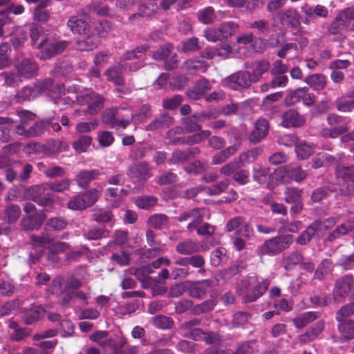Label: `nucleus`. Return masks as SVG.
<instances>
[{"mask_svg": "<svg viewBox=\"0 0 354 354\" xmlns=\"http://www.w3.org/2000/svg\"><path fill=\"white\" fill-rule=\"evenodd\" d=\"M270 284L269 279L259 281L257 275H250L242 279L239 291L240 295H243L244 302L252 303L266 292Z\"/></svg>", "mask_w": 354, "mask_h": 354, "instance_id": "1", "label": "nucleus"}, {"mask_svg": "<svg viewBox=\"0 0 354 354\" xmlns=\"http://www.w3.org/2000/svg\"><path fill=\"white\" fill-rule=\"evenodd\" d=\"M69 41L55 39L52 35L46 36L37 46L39 52L37 57L43 60L49 59L64 52L68 46Z\"/></svg>", "mask_w": 354, "mask_h": 354, "instance_id": "2", "label": "nucleus"}, {"mask_svg": "<svg viewBox=\"0 0 354 354\" xmlns=\"http://www.w3.org/2000/svg\"><path fill=\"white\" fill-rule=\"evenodd\" d=\"M76 100L80 105H87V109L84 111L75 110L77 115L97 114L104 106V99L100 94L87 91L84 94L77 95Z\"/></svg>", "mask_w": 354, "mask_h": 354, "instance_id": "3", "label": "nucleus"}, {"mask_svg": "<svg viewBox=\"0 0 354 354\" xmlns=\"http://www.w3.org/2000/svg\"><path fill=\"white\" fill-rule=\"evenodd\" d=\"M292 243L290 235H281L266 241L260 248L261 253L269 256H274L290 247Z\"/></svg>", "mask_w": 354, "mask_h": 354, "instance_id": "4", "label": "nucleus"}, {"mask_svg": "<svg viewBox=\"0 0 354 354\" xmlns=\"http://www.w3.org/2000/svg\"><path fill=\"white\" fill-rule=\"evenodd\" d=\"M100 192L97 189H91L84 193L73 196L67 206L73 210H82L92 206L99 198Z\"/></svg>", "mask_w": 354, "mask_h": 354, "instance_id": "5", "label": "nucleus"}, {"mask_svg": "<svg viewBox=\"0 0 354 354\" xmlns=\"http://www.w3.org/2000/svg\"><path fill=\"white\" fill-rule=\"evenodd\" d=\"M236 24L229 21L221 24L218 28H208L205 32V37L209 41L216 42L218 40L227 39L236 31Z\"/></svg>", "mask_w": 354, "mask_h": 354, "instance_id": "6", "label": "nucleus"}, {"mask_svg": "<svg viewBox=\"0 0 354 354\" xmlns=\"http://www.w3.org/2000/svg\"><path fill=\"white\" fill-rule=\"evenodd\" d=\"M336 174L342 193L345 195L352 193L354 191V166L338 165Z\"/></svg>", "mask_w": 354, "mask_h": 354, "instance_id": "7", "label": "nucleus"}, {"mask_svg": "<svg viewBox=\"0 0 354 354\" xmlns=\"http://www.w3.org/2000/svg\"><path fill=\"white\" fill-rule=\"evenodd\" d=\"M93 22V21L89 15L82 13L70 17L67 25L73 32L83 35L91 32Z\"/></svg>", "mask_w": 354, "mask_h": 354, "instance_id": "8", "label": "nucleus"}, {"mask_svg": "<svg viewBox=\"0 0 354 354\" xmlns=\"http://www.w3.org/2000/svg\"><path fill=\"white\" fill-rule=\"evenodd\" d=\"M221 84L224 87L230 89L242 90L250 85V74L246 71H238L223 79Z\"/></svg>", "mask_w": 354, "mask_h": 354, "instance_id": "9", "label": "nucleus"}, {"mask_svg": "<svg viewBox=\"0 0 354 354\" xmlns=\"http://www.w3.org/2000/svg\"><path fill=\"white\" fill-rule=\"evenodd\" d=\"M354 285V279L352 275L346 274L337 279L333 291V299L335 303L344 301L349 295Z\"/></svg>", "mask_w": 354, "mask_h": 354, "instance_id": "10", "label": "nucleus"}, {"mask_svg": "<svg viewBox=\"0 0 354 354\" xmlns=\"http://www.w3.org/2000/svg\"><path fill=\"white\" fill-rule=\"evenodd\" d=\"M225 230L228 232L236 230V236H241L250 239L254 234L252 226L245 221L243 216H236L231 218L225 225Z\"/></svg>", "mask_w": 354, "mask_h": 354, "instance_id": "11", "label": "nucleus"}, {"mask_svg": "<svg viewBox=\"0 0 354 354\" xmlns=\"http://www.w3.org/2000/svg\"><path fill=\"white\" fill-rule=\"evenodd\" d=\"M205 214V209L203 208H193L181 212L176 220L179 222L190 220L187 228L189 232H193L203 222Z\"/></svg>", "mask_w": 354, "mask_h": 354, "instance_id": "12", "label": "nucleus"}, {"mask_svg": "<svg viewBox=\"0 0 354 354\" xmlns=\"http://www.w3.org/2000/svg\"><path fill=\"white\" fill-rule=\"evenodd\" d=\"M325 328V322L319 320L304 333L297 336V340L301 345L306 344L319 338Z\"/></svg>", "mask_w": 354, "mask_h": 354, "instance_id": "13", "label": "nucleus"}, {"mask_svg": "<svg viewBox=\"0 0 354 354\" xmlns=\"http://www.w3.org/2000/svg\"><path fill=\"white\" fill-rule=\"evenodd\" d=\"M45 214L42 212H35L29 216H24L20 225L25 231H32L39 229L45 221Z\"/></svg>", "mask_w": 354, "mask_h": 354, "instance_id": "14", "label": "nucleus"}, {"mask_svg": "<svg viewBox=\"0 0 354 354\" xmlns=\"http://www.w3.org/2000/svg\"><path fill=\"white\" fill-rule=\"evenodd\" d=\"M70 186L71 180L66 178L58 181L36 185L32 187V190L39 194H44L46 189H50L55 192H63L69 189Z\"/></svg>", "mask_w": 354, "mask_h": 354, "instance_id": "15", "label": "nucleus"}, {"mask_svg": "<svg viewBox=\"0 0 354 354\" xmlns=\"http://www.w3.org/2000/svg\"><path fill=\"white\" fill-rule=\"evenodd\" d=\"M46 129L45 120L34 122V124L29 127L17 126L16 133L24 137H35L42 134Z\"/></svg>", "mask_w": 354, "mask_h": 354, "instance_id": "16", "label": "nucleus"}, {"mask_svg": "<svg viewBox=\"0 0 354 354\" xmlns=\"http://www.w3.org/2000/svg\"><path fill=\"white\" fill-rule=\"evenodd\" d=\"M268 129V120L263 118L259 119L255 122L254 129L249 136L250 141L254 143L259 142L267 136Z\"/></svg>", "mask_w": 354, "mask_h": 354, "instance_id": "17", "label": "nucleus"}, {"mask_svg": "<svg viewBox=\"0 0 354 354\" xmlns=\"http://www.w3.org/2000/svg\"><path fill=\"white\" fill-rule=\"evenodd\" d=\"M301 12L307 19L326 18L328 15V10L322 5L310 6L305 3L301 8Z\"/></svg>", "mask_w": 354, "mask_h": 354, "instance_id": "18", "label": "nucleus"}, {"mask_svg": "<svg viewBox=\"0 0 354 354\" xmlns=\"http://www.w3.org/2000/svg\"><path fill=\"white\" fill-rule=\"evenodd\" d=\"M212 286V281L205 279L195 283L188 282V294L194 298H203L207 293V288Z\"/></svg>", "mask_w": 354, "mask_h": 354, "instance_id": "19", "label": "nucleus"}, {"mask_svg": "<svg viewBox=\"0 0 354 354\" xmlns=\"http://www.w3.org/2000/svg\"><path fill=\"white\" fill-rule=\"evenodd\" d=\"M305 123V119L297 111L290 109L283 115L282 124L284 127H300Z\"/></svg>", "mask_w": 354, "mask_h": 354, "instance_id": "20", "label": "nucleus"}, {"mask_svg": "<svg viewBox=\"0 0 354 354\" xmlns=\"http://www.w3.org/2000/svg\"><path fill=\"white\" fill-rule=\"evenodd\" d=\"M124 66L121 63H117L109 66L104 72V75L106 80L113 82L115 85H122L124 83V77L122 70Z\"/></svg>", "mask_w": 354, "mask_h": 354, "instance_id": "21", "label": "nucleus"}, {"mask_svg": "<svg viewBox=\"0 0 354 354\" xmlns=\"http://www.w3.org/2000/svg\"><path fill=\"white\" fill-rule=\"evenodd\" d=\"M16 67L19 75L27 78L35 75L38 70L37 64L30 59H22L16 64Z\"/></svg>", "mask_w": 354, "mask_h": 354, "instance_id": "22", "label": "nucleus"}, {"mask_svg": "<svg viewBox=\"0 0 354 354\" xmlns=\"http://www.w3.org/2000/svg\"><path fill=\"white\" fill-rule=\"evenodd\" d=\"M209 90V82L205 79H202L187 91V95L189 99L196 100L201 98Z\"/></svg>", "mask_w": 354, "mask_h": 354, "instance_id": "23", "label": "nucleus"}, {"mask_svg": "<svg viewBox=\"0 0 354 354\" xmlns=\"http://www.w3.org/2000/svg\"><path fill=\"white\" fill-rule=\"evenodd\" d=\"M342 316L338 322V330L344 340H350L354 338V321L346 319Z\"/></svg>", "mask_w": 354, "mask_h": 354, "instance_id": "24", "label": "nucleus"}, {"mask_svg": "<svg viewBox=\"0 0 354 354\" xmlns=\"http://www.w3.org/2000/svg\"><path fill=\"white\" fill-rule=\"evenodd\" d=\"M100 175V172L97 169L81 170L76 175L75 180L80 187L85 188Z\"/></svg>", "mask_w": 354, "mask_h": 354, "instance_id": "25", "label": "nucleus"}, {"mask_svg": "<svg viewBox=\"0 0 354 354\" xmlns=\"http://www.w3.org/2000/svg\"><path fill=\"white\" fill-rule=\"evenodd\" d=\"M247 67L252 71L250 75L251 82H257L262 75L268 71L270 68V63L266 60L256 61L252 62Z\"/></svg>", "mask_w": 354, "mask_h": 354, "instance_id": "26", "label": "nucleus"}, {"mask_svg": "<svg viewBox=\"0 0 354 354\" xmlns=\"http://www.w3.org/2000/svg\"><path fill=\"white\" fill-rule=\"evenodd\" d=\"M320 317V313L315 311H308L298 315L292 319L295 328L301 329L313 322Z\"/></svg>", "mask_w": 354, "mask_h": 354, "instance_id": "27", "label": "nucleus"}, {"mask_svg": "<svg viewBox=\"0 0 354 354\" xmlns=\"http://www.w3.org/2000/svg\"><path fill=\"white\" fill-rule=\"evenodd\" d=\"M85 37L77 41V48L79 50H93L97 48L99 39L93 30L90 34H84Z\"/></svg>", "mask_w": 354, "mask_h": 354, "instance_id": "28", "label": "nucleus"}, {"mask_svg": "<svg viewBox=\"0 0 354 354\" xmlns=\"http://www.w3.org/2000/svg\"><path fill=\"white\" fill-rule=\"evenodd\" d=\"M149 171V166L145 162L134 164L129 169L131 176L139 180H145L149 178L150 177Z\"/></svg>", "mask_w": 354, "mask_h": 354, "instance_id": "29", "label": "nucleus"}, {"mask_svg": "<svg viewBox=\"0 0 354 354\" xmlns=\"http://www.w3.org/2000/svg\"><path fill=\"white\" fill-rule=\"evenodd\" d=\"M354 230V221L348 220L342 224L337 225L335 229L331 232L327 239L329 241H333L335 239H339L340 237L346 235L350 232Z\"/></svg>", "mask_w": 354, "mask_h": 354, "instance_id": "30", "label": "nucleus"}, {"mask_svg": "<svg viewBox=\"0 0 354 354\" xmlns=\"http://www.w3.org/2000/svg\"><path fill=\"white\" fill-rule=\"evenodd\" d=\"M152 272L153 270L151 266L150 265H147L135 270L132 269L131 273L135 275V277L142 283V288H148L151 285V277L149 274Z\"/></svg>", "mask_w": 354, "mask_h": 354, "instance_id": "31", "label": "nucleus"}, {"mask_svg": "<svg viewBox=\"0 0 354 354\" xmlns=\"http://www.w3.org/2000/svg\"><path fill=\"white\" fill-rule=\"evenodd\" d=\"M201 247L198 243L191 239L178 243L176 246V252L182 255H189L198 252Z\"/></svg>", "mask_w": 354, "mask_h": 354, "instance_id": "32", "label": "nucleus"}, {"mask_svg": "<svg viewBox=\"0 0 354 354\" xmlns=\"http://www.w3.org/2000/svg\"><path fill=\"white\" fill-rule=\"evenodd\" d=\"M237 43L246 48H252L255 52L263 50L261 40L254 39L252 34H246L239 37Z\"/></svg>", "mask_w": 354, "mask_h": 354, "instance_id": "33", "label": "nucleus"}, {"mask_svg": "<svg viewBox=\"0 0 354 354\" xmlns=\"http://www.w3.org/2000/svg\"><path fill=\"white\" fill-rule=\"evenodd\" d=\"M277 16L281 19L282 24L292 26H296L299 21V15L295 8L281 10L277 13Z\"/></svg>", "mask_w": 354, "mask_h": 354, "instance_id": "34", "label": "nucleus"}, {"mask_svg": "<svg viewBox=\"0 0 354 354\" xmlns=\"http://www.w3.org/2000/svg\"><path fill=\"white\" fill-rule=\"evenodd\" d=\"M174 124L173 118L167 114L160 115L159 118L155 119L150 122L146 127L147 131H156L161 129L169 128Z\"/></svg>", "mask_w": 354, "mask_h": 354, "instance_id": "35", "label": "nucleus"}, {"mask_svg": "<svg viewBox=\"0 0 354 354\" xmlns=\"http://www.w3.org/2000/svg\"><path fill=\"white\" fill-rule=\"evenodd\" d=\"M315 145L306 141H299L295 145V152L297 157L301 160L309 158L314 152Z\"/></svg>", "mask_w": 354, "mask_h": 354, "instance_id": "36", "label": "nucleus"}, {"mask_svg": "<svg viewBox=\"0 0 354 354\" xmlns=\"http://www.w3.org/2000/svg\"><path fill=\"white\" fill-rule=\"evenodd\" d=\"M319 223L313 222L310 224L305 231H304L297 238L296 242L301 245L308 244L313 237L315 236L317 231H318V226Z\"/></svg>", "mask_w": 354, "mask_h": 354, "instance_id": "37", "label": "nucleus"}, {"mask_svg": "<svg viewBox=\"0 0 354 354\" xmlns=\"http://www.w3.org/2000/svg\"><path fill=\"white\" fill-rule=\"evenodd\" d=\"M304 82L315 91H320L325 88L326 79L324 75L313 74L306 77Z\"/></svg>", "mask_w": 354, "mask_h": 354, "instance_id": "38", "label": "nucleus"}, {"mask_svg": "<svg viewBox=\"0 0 354 354\" xmlns=\"http://www.w3.org/2000/svg\"><path fill=\"white\" fill-rule=\"evenodd\" d=\"M284 173L296 182H301L307 176L306 172L299 166L287 165L284 167Z\"/></svg>", "mask_w": 354, "mask_h": 354, "instance_id": "39", "label": "nucleus"}, {"mask_svg": "<svg viewBox=\"0 0 354 354\" xmlns=\"http://www.w3.org/2000/svg\"><path fill=\"white\" fill-rule=\"evenodd\" d=\"M207 65L205 61L197 59H190L185 62L182 66L183 70L192 73L194 71L205 72L207 70Z\"/></svg>", "mask_w": 354, "mask_h": 354, "instance_id": "40", "label": "nucleus"}, {"mask_svg": "<svg viewBox=\"0 0 354 354\" xmlns=\"http://www.w3.org/2000/svg\"><path fill=\"white\" fill-rule=\"evenodd\" d=\"M270 176V169L268 167L257 165L253 169V179L261 185L265 184Z\"/></svg>", "mask_w": 354, "mask_h": 354, "instance_id": "41", "label": "nucleus"}, {"mask_svg": "<svg viewBox=\"0 0 354 354\" xmlns=\"http://www.w3.org/2000/svg\"><path fill=\"white\" fill-rule=\"evenodd\" d=\"M21 215L20 207L15 204L8 205L5 209V220L8 224H14Z\"/></svg>", "mask_w": 354, "mask_h": 354, "instance_id": "42", "label": "nucleus"}, {"mask_svg": "<svg viewBox=\"0 0 354 354\" xmlns=\"http://www.w3.org/2000/svg\"><path fill=\"white\" fill-rule=\"evenodd\" d=\"M304 259L303 255L298 251L290 252L283 259L284 268L286 270H292L296 265L301 263Z\"/></svg>", "mask_w": 354, "mask_h": 354, "instance_id": "43", "label": "nucleus"}, {"mask_svg": "<svg viewBox=\"0 0 354 354\" xmlns=\"http://www.w3.org/2000/svg\"><path fill=\"white\" fill-rule=\"evenodd\" d=\"M211 135V132L209 130H203L198 133H194V135L187 137V138L183 139L181 141V139H178V140H174V143H185L187 145H194L201 142L205 138L209 137Z\"/></svg>", "mask_w": 354, "mask_h": 354, "instance_id": "44", "label": "nucleus"}, {"mask_svg": "<svg viewBox=\"0 0 354 354\" xmlns=\"http://www.w3.org/2000/svg\"><path fill=\"white\" fill-rule=\"evenodd\" d=\"M43 310L39 306H32L29 310H27L22 318L26 324H32L37 321L41 315Z\"/></svg>", "mask_w": 354, "mask_h": 354, "instance_id": "45", "label": "nucleus"}, {"mask_svg": "<svg viewBox=\"0 0 354 354\" xmlns=\"http://www.w3.org/2000/svg\"><path fill=\"white\" fill-rule=\"evenodd\" d=\"M198 19L204 24H209L214 22L216 19L214 10L212 7H207L197 13Z\"/></svg>", "mask_w": 354, "mask_h": 354, "instance_id": "46", "label": "nucleus"}, {"mask_svg": "<svg viewBox=\"0 0 354 354\" xmlns=\"http://www.w3.org/2000/svg\"><path fill=\"white\" fill-rule=\"evenodd\" d=\"M226 250L224 248H218L214 250L211 254V263L217 267L227 261Z\"/></svg>", "mask_w": 354, "mask_h": 354, "instance_id": "47", "label": "nucleus"}, {"mask_svg": "<svg viewBox=\"0 0 354 354\" xmlns=\"http://www.w3.org/2000/svg\"><path fill=\"white\" fill-rule=\"evenodd\" d=\"M335 162V158L328 154V153H322L319 154V156L315 158L312 162V167L314 169H318L322 167H328L332 165Z\"/></svg>", "mask_w": 354, "mask_h": 354, "instance_id": "48", "label": "nucleus"}, {"mask_svg": "<svg viewBox=\"0 0 354 354\" xmlns=\"http://www.w3.org/2000/svg\"><path fill=\"white\" fill-rule=\"evenodd\" d=\"M348 131L346 126H337L333 128H324L320 131V135L325 138H335Z\"/></svg>", "mask_w": 354, "mask_h": 354, "instance_id": "49", "label": "nucleus"}, {"mask_svg": "<svg viewBox=\"0 0 354 354\" xmlns=\"http://www.w3.org/2000/svg\"><path fill=\"white\" fill-rule=\"evenodd\" d=\"M109 231L103 227L96 226L91 227L84 234V236L88 240H97L108 236Z\"/></svg>", "mask_w": 354, "mask_h": 354, "instance_id": "50", "label": "nucleus"}, {"mask_svg": "<svg viewBox=\"0 0 354 354\" xmlns=\"http://www.w3.org/2000/svg\"><path fill=\"white\" fill-rule=\"evenodd\" d=\"M348 24L341 17L339 14L328 27V32L331 35H336L346 28Z\"/></svg>", "mask_w": 354, "mask_h": 354, "instance_id": "51", "label": "nucleus"}, {"mask_svg": "<svg viewBox=\"0 0 354 354\" xmlns=\"http://www.w3.org/2000/svg\"><path fill=\"white\" fill-rule=\"evenodd\" d=\"M91 30L95 32V35L98 37H104L110 31V26L107 21H98L93 22Z\"/></svg>", "mask_w": 354, "mask_h": 354, "instance_id": "52", "label": "nucleus"}, {"mask_svg": "<svg viewBox=\"0 0 354 354\" xmlns=\"http://www.w3.org/2000/svg\"><path fill=\"white\" fill-rule=\"evenodd\" d=\"M230 185V180L225 178L206 188V192L209 196H216L225 192Z\"/></svg>", "mask_w": 354, "mask_h": 354, "instance_id": "53", "label": "nucleus"}, {"mask_svg": "<svg viewBox=\"0 0 354 354\" xmlns=\"http://www.w3.org/2000/svg\"><path fill=\"white\" fill-rule=\"evenodd\" d=\"M69 245L68 243L65 242H57L52 244L50 246V254L48 257L49 260H51L53 262L56 263L58 261L57 259L55 257V254H57L60 252H63L68 250Z\"/></svg>", "mask_w": 354, "mask_h": 354, "instance_id": "54", "label": "nucleus"}, {"mask_svg": "<svg viewBox=\"0 0 354 354\" xmlns=\"http://www.w3.org/2000/svg\"><path fill=\"white\" fill-rule=\"evenodd\" d=\"M151 115L152 111L150 106L144 104L140 107L139 113L131 115V119H133L135 123H141L151 118Z\"/></svg>", "mask_w": 354, "mask_h": 354, "instance_id": "55", "label": "nucleus"}, {"mask_svg": "<svg viewBox=\"0 0 354 354\" xmlns=\"http://www.w3.org/2000/svg\"><path fill=\"white\" fill-rule=\"evenodd\" d=\"M148 50L146 45L137 47L133 50L128 51L122 57V61L132 60L135 59H141L144 53Z\"/></svg>", "mask_w": 354, "mask_h": 354, "instance_id": "56", "label": "nucleus"}, {"mask_svg": "<svg viewBox=\"0 0 354 354\" xmlns=\"http://www.w3.org/2000/svg\"><path fill=\"white\" fill-rule=\"evenodd\" d=\"M157 198L151 196H142L136 201V205L141 209H149L157 204Z\"/></svg>", "mask_w": 354, "mask_h": 354, "instance_id": "57", "label": "nucleus"}, {"mask_svg": "<svg viewBox=\"0 0 354 354\" xmlns=\"http://www.w3.org/2000/svg\"><path fill=\"white\" fill-rule=\"evenodd\" d=\"M284 201L288 203H292L301 201L302 190L298 188L288 187L284 192Z\"/></svg>", "mask_w": 354, "mask_h": 354, "instance_id": "58", "label": "nucleus"}, {"mask_svg": "<svg viewBox=\"0 0 354 354\" xmlns=\"http://www.w3.org/2000/svg\"><path fill=\"white\" fill-rule=\"evenodd\" d=\"M99 122L96 119L92 120L90 122H80L77 123L75 129L78 133H89L95 130L98 127Z\"/></svg>", "mask_w": 354, "mask_h": 354, "instance_id": "59", "label": "nucleus"}, {"mask_svg": "<svg viewBox=\"0 0 354 354\" xmlns=\"http://www.w3.org/2000/svg\"><path fill=\"white\" fill-rule=\"evenodd\" d=\"M92 142L91 137L88 136H83L77 141L74 142L73 147L75 150L79 153L84 152Z\"/></svg>", "mask_w": 354, "mask_h": 354, "instance_id": "60", "label": "nucleus"}, {"mask_svg": "<svg viewBox=\"0 0 354 354\" xmlns=\"http://www.w3.org/2000/svg\"><path fill=\"white\" fill-rule=\"evenodd\" d=\"M153 324L160 329H168L172 327L173 321L165 315H157L153 318Z\"/></svg>", "mask_w": 354, "mask_h": 354, "instance_id": "61", "label": "nucleus"}, {"mask_svg": "<svg viewBox=\"0 0 354 354\" xmlns=\"http://www.w3.org/2000/svg\"><path fill=\"white\" fill-rule=\"evenodd\" d=\"M37 93L35 92L34 86H26L23 88L17 94V97L19 102H23L25 100H30L36 97Z\"/></svg>", "mask_w": 354, "mask_h": 354, "instance_id": "62", "label": "nucleus"}, {"mask_svg": "<svg viewBox=\"0 0 354 354\" xmlns=\"http://www.w3.org/2000/svg\"><path fill=\"white\" fill-rule=\"evenodd\" d=\"M216 304V301L215 299H208L201 304L196 305L194 307L193 310L196 314L207 313L214 309Z\"/></svg>", "mask_w": 354, "mask_h": 354, "instance_id": "63", "label": "nucleus"}, {"mask_svg": "<svg viewBox=\"0 0 354 354\" xmlns=\"http://www.w3.org/2000/svg\"><path fill=\"white\" fill-rule=\"evenodd\" d=\"M1 76L8 86L15 87L21 82L19 74L17 75L15 73L4 72L1 73Z\"/></svg>", "mask_w": 354, "mask_h": 354, "instance_id": "64", "label": "nucleus"}]
</instances>
